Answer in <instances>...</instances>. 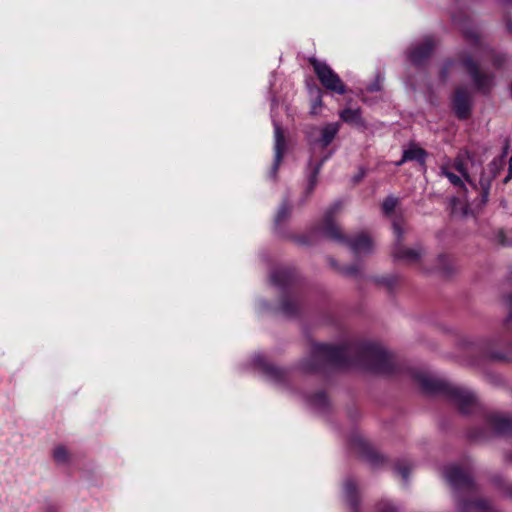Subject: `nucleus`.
I'll list each match as a JSON object with an SVG mask.
<instances>
[{
    "label": "nucleus",
    "mask_w": 512,
    "mask_h": 512,
    "mask_svg": "<svg viewBox=\"0 0 512 512\" xmlns=\"http://www.w3.org/2000/svg\"><path fill=\"white\" fill-rule=\"evenodd\" d=\"M322 105V100H321V97L319 96L315 101H314V104H313V107H312V112L314 113L315 112V109L317 107H320Z\"/></svg>",
    "instance_id": "36"
},
{
    "label": "nucleus",
    "mask_w": 512,
    "mask_h": 512,
    "mask_svg": "<svg viewBox=\"0 0 512 512\" xmlns=\"http://www.w3.org/2000/svg\"><path fill=\"white\" fill-rule=\"evenodd\" d=\"M395 470L406 481L411 470V464L407 461H399L395 465Z\"/></svg>",
    "instance_id": "26"
},
{
    "label": "nucleus",
    "mask_w": 512,
    "mask_h": 512,
    "mask_svg": "<svg viewBox=\"0 0 512 512\" xmlns=\"http://www.w3.org/2000/svg\"><path fill=\"white\" fill-rule=\"evenodd\" d=\"M343 493L345 500L348 505L356 510L358 506V493L356 488V483L352 478H348L343 483Z\"/></svg>",
    "instance_id": "18"
},
{
    "label": "nucleus",
    "mask_w": 512,
    "mask_h": 512,
    "mask_svg": "<svg viewBox=\"0 0 512 512\" xmlns=\"http://www.w3.org/2000/svg\"><path fill=\"white\" fill-rule=\"evenodd\" d=\"M426 152L415 145L409 146L403 151L402 162L417 161L420 164L425 163Z\"/></svg>",
    "instance_id": "21"
},
{
    "label": "nucleus",
    "mask_w": 512,
    "mask_h": 512,
    "mask_svg": "<svg viewBox=\"0 0 512 512\" xmlns=\"http://www.w3.org/2000/svg\"><path fill=\"white\" fill-rule=\"evenodd\" d=\"M342 206L343 204L341 201L335 202L327 209L323 219V231L325 235L336 241L345 240L339 227L336 225L333 219L334 215L342 209Z\"/></svg>",
    "instance_id": "8"
},
{
    "label": "nucleus",
    "mask_w": 512,
    "mask_h": 512,
    "mask_svg": "<svg viewBox=\"0 0 512 512\" xmlns=\"http://www.w3.org/2000/svg\"><path fill=\"white\" fill-rule=\"evenodd\" d=\"M378 512H399L398 508L392 505L389 501H381L378 504Z\"/></svg>",
    "instance_id": "30"
},
{
    "label": "nucleus",
    "mask_w": 512,
    "mask_h": 512,
    "mask_svg": "<svg viewBox=\"0 0 512 512\" xmlns=\"http://www.w3.org/2000/svg\"><path fill=\"white\" fill-rule=\"evenodd\" d=\"M466 37L467 38H471V39H476L477 38V36L474 33H468V32L466 33Z\"/></svg>",
    "instance_id": "40"
},
{
    "label": "nucleus",
    "mask_w": 512,
    "mask_h": 512,
    "mask_svg": "<svg viewBox=\"0 0 512 512\" xmlns=\"http://www.w3.org/2000/svg\"><path fill=\"white\" fill-rule=\"evenodd\" d=\"M472 106L471 94L464 87L456 89L452 99V107L459 119H467Z\"/></svg>",
    "instance_id": "9"
},
{
    "label": "nucleus",
    "mask_w": 512,
    "mask_h": 512,
    "mask_svg": "<svg viewBox=\"0 0 512 512\" xmlns=\"http://www.w3.org/2000/svg\"><path fill=\"white\" fill-rule=\"evenodd\" d=\"M412 377L427 392H439L447 388V383L424 369L413 370Z\"/></svg>",
    "instance_id": "7"
},
{
    "label": "nucleus",
    "mask_w": 512,
    "mask_h": 512,
    "mask_svg": "<svg viewBox=\"0 0 512 512\" xmlns=\"http://www.w3.org/2000/svg\"><path fill=\"white\" fill-rule=\"evenodd\" d=\"M322 163H323V161H322V162H320V163L317 165L316 169H315V170H314V172H313V175L311 176V178H310V180H309V189H310V190H312V189L314 188L315 184H316L317 174H318V172H319V169H320V167H321Z\"/></svg>",
    "instance_id": "32"
},
{
    "label": "nucleus",
    "mask_w": 512,
    "mask_h": 512,
    "mask_svg": "<svg viewBox=\"0 0 512 512\" xmlns=\"http://www.w3.org/2000/svg\"><path fill=\"white\" fill-rule=\"evenodd\" d=\"M380 89H381V85H380L379 78L377 79V81L375 83H372L367 87V90L370 92L379 91Z\"/></svg>",
    "instance_id": "35"
},
{
    "label": "nucleus",
    "mask_w": 512,
    "mask_h": 512,
    "mask_svg": "<svg viewBox=\"0 0 512 512\" xmlns=\"http://www.w3.org/2000/svg\"><path fill=\"white\" fill-rule=\"evenodd\" d=\"M405 232L406 230L403 223L394 221L393 233L395 236V244L392 248V256L395 260L404 261L408 264L418 263L425 255V249L420 244L413 247H406L402 243Z\"/></svg>",
    "instance_id": "3"
},
{
    "label": "nucleus",
    "mask_w": 512,
    "mask_h": 512,
    "mask_svg": "<svg viewBox=\"0 0 512 512\" xmlns=\"http://www.w3.org/2000/svg\"><path fill=\"white\" fill-rule=\"evenodd\" d=\"M440 172H441V175L448 178L450 183L453 184L454 186L460 187L463 185L462 178L452 172V169L449 164L442 165L440 168Z\"/></svg>",
    "instance_id": "23"
},
{
    "label": "nucleus",
    "mask_w": 512,
    "mask_h": 512,
    "mask_svg": "<svg viewBox=\"0 0 512 512\" xmlns=\"http://www.w3.org/2000/svg\"><path fill=\"white\" fill-rule=\"evenodd\" d=\"M448 257L446 255H439L437 258V266L436 268L441 271H448L449 265H448Z\"/></svg>",
    "instance_id": "31"
},
{
    "label": "nucleus",
    "mask_w": 512,
    "mask_h": 512,
    "mask_svg": "<svg viewBox=\"0 0 512 512\" xmlns=\"http://www.w3.org/2000/svg\"><path fill=\"white\" fill-rule=\"evenodd\" d=\"M281 311L285 315H293L296 312V303L294 302V300L290 298L285 299L281 305Z\"/></svg>",
    "instance_id": "27"
},
{
    "label": "nucleus",
    "mask_w": 512,
    "mask_h": 512,
    "mask_svg": "<svg viewBox=\"0 0 512 512\" xmlns=\"http://www.w3.org/2000/svg\"><path fill=\"white\" fill-rule=\"evenodd\" d=\"M473 161V157L468 151L461 152L452 164H449L452 170H456L462 178L466 181H470L468 171L466 168V162Z\"/></svg>",
    "instance_id": "17"
},
{
    "label": "nucleus",
    "mask_w": 512,
    "mask_h": 512,
    "mask_svg": "<svg viewBox=\"0 0 512 512\" xmlns=\"http://www.w3.org/2000/svg\"><path fill=\"white\" fill-rule=\"evenodd\" d=\"M346 273L349 275H354L356 273V269L354 267H350L347 269Z\"/></svg>",
    "instance_id": "39"
},
{
    "label": "nucleus",
    "mask_w": 512,
    "mask_h": 512,
    "mask_svg": "<svg viewBox=\"0 0 512 512\" xmlns=\"http://www.w3.org/2000/svg\"><path fill=\"white\" fill-rule=\"evenodd\" d=\"M311 64L321 84L327 90L338 94L346 92L345 85L340 77L326 63L313 59Z\"/></svg>",
    "instance_id": "4"
},
{
    "label": "nucleus",
    "mask_w": 512,
    "mask_h": 512,
    "mask_svg": "<svg viewBox=\"0 0 512 512\" xmlns=\"http://www.w3.org/2000/svg\"><path fill=\"white\" fill-rule=\"evenodd\" d=\"M290 207L287 204H282L276 214L275 222L277 224H280L282 221H284L290 214Z\"/></svg>",
    "instance_id": "28"
},
{
    "label": "nucleus",
    "mask_w": 512,
    "mask_h": 512,
    "mask_svg": "<svg viewBox=\"0 0 512 512\" xmlns=\"http://www.w3.org/2000/svg\"><path fill=\"white\" fill-rule=\"evenodd\" d=\"M504 491L508 496L512 497V483L506 484Z\"/></svg>",
    "instance_id": "37"
},
{
    "label": "nucleus",
    "mask_w": 512,
    "mask_h": 512,
    "mask_svg": "<svg viewBox=\"0 0 512 512\" xmlns=\"http://www.w3.org/2000/svg\"><path fill=\"white\" fill-rule=\"evenodd\" d=\"M340 130V123H327L321 127H313L308 132V138L312 145H319L322 148L332 143Z\"/></svg>",
    "instance_id": "6"
},
{
    "label": "nucleus",
    "mask_w": 512,
    "mask_h": 512,
    "mask_svg": "<svg viewBox=\"0 0 512 512\" xmlns=\"http://www.w3.org/2000/svg\"><path fill=\"white\" fill-rule=\"evenodd\" d=\"M274 126V163L271 170V176L275 177L278 167L282 161L285 151V139L280 125L273 120Z\"/></svg>",
    "instance_id": "11"
},
{
    "label": "nucleus",
    "mask_w": 512,
    "mask_h": 512,
    "mask_svg": "<svg viewBox=\"0 0 512 512\" xmlns=\"http://www.w3.org/2000/svg\"><path fill=\"white\" fill-rule=\"evenodd\" d=\"M404 163H405V162H402V159H401V160L397 161V162L395 163V165H396V166H401V165H402V164H404Z\"/></svg>",
    "instance_id": "41"
},
{
    "label": "nucleus",
    "mask_w": 512,
    "mask_h": 512,
    "mask_svg": "<svg viewBox=\"0 0 512 512\" xmlns=\"http://www.w3.org/2000/svg\"><path fill=\"white\" fill-rule=\"evenodd\" d=\"M339 117L345 123H348V124H351V125H355V126H358V127H363L364 126V120L362 118L361 110L359 108H357V109H351V108L344 109V110H342L339 113Z\"/></svg>",
    "instance_id": "20"
},
{
    "label": "nucleus",
    "mask_w": 512,
    "mask_h": 512,
    "mask_svg": "<svg viewBox=\"0 0 512 512\" xmlns=\"http://www.w3.org/2000/svg\"><path fill=\"white\" fill-rule=\"evenodd\" d=\"M512 177V157L509 160V174L505 179V182H507Z\"/></svg>",
    "instance_id": "38"
},
{
    "label": "nucleus",
    "mask_w": 512,
    "mask_h": 512,
    "mask_svg": "<svg viewBox=\"0 0 512 512\" xmlns=\"http://www.w3.org/2000/svg\"><path fill=\"white\" fill-rule=\"evenodd\" d=\"M457 65H458V63H455V62H447V63L444 65V67H443V69H442V71H441V77H442L443 79H445V78H446V76H447V73L449 72V70H450V69H452V68H454V67H455V66H457Z\"/></svg>",
    "instance_id": "33"
},
{
    "label": "nucleus",
    "mask_w": 512,
    "mask_h": 512,
    "mask_svg": "<svg viewBox=\"0 0 512 512\" xmlns=\"http://www.w3.org/2000/svg\"><path fill=\"white\" fill-rule=\"evenodd\" d=\"M511 460H512V455L510 456Z\"/></svg>",
    "instance_id": "42"
},
{
    "label": "nucleus",
    "mask_w": 512,
    "mask_h": 512,
    "mask_svg": "<svg viewBox=\"0 0 512 512\" xmlns=\"http://www.w3.org/2000/svg\"><path fill=\"white\" fill-rule=\"evenodd\" d=\"M447 482L458 493L459 512H498L487 500L475 498V486L468 469L449 465L444 469Z\"/></svg>",
    "instance_id": "2"
},
{
    "label": "nucleus",
    "mask_w": 512,
    "mask_h": 512,
    "mask_svg": "<svg viewBox=\"0 0 512 512\" xmlns=\"http://www.w3.org/2000/svg\"><path fill=\"white\" fill-rule=\"evenodd\" d=\"M435 44L433 37H425L420 43L411 48L409 52L410 61L415 65L422 64L432 53Z\"/></svg>",
    "instance_id": "10"
},
{
    "label": "nucleus",
    "mask_w": 512,
    "mask_h": 512,
    "mask_svg": "<svg viewBox=\"0 0 512 512\" xmlns=\"http://www.w3.org/2000/svg\"><path fill=\"white\" fill-rule=\"evenodd\" d=\"M507 308H508V316L506 318V322L512 320V295L507 298Z\"/></svg>",
    "instance_id": "34"
},
{
    "label": "nucleus",
    "mask_w": 512,
    "mask_h": 512,
    "mask_svg": "<svg viewBox=\"0 0 512 512\" xmlns=\"http://www.w3.org/2000/svg\"><path fill=\"white\" fill-rule=\"evenodd\" d=\"M252 361L269 380L278 382L284 379V371L268 363L264 356L255 355Z\"/></svg>",
    "instance_id": "14"
},
{
    "label": "nucleus",
    "mask_w": 512,
    "mask_h": 512,
    "mask_svg": "<svg viewBox=\"0 0 512 512\" xmlns=\"http://www.w3.org/2000/svg\"><path fill=\"white\" fill-rule=\"evenodd\" d=\"M505 155H506V150L503 152V154L499 158L494 159L489 164V174L486 175V173L484 172L481 176L479 183L481 186L482 195H483L484 199H486L488 197L492 179L496 177V175L498 174V172L502 169V167L504 165Z\"/></svg>",
    "instance_id": "12"
},
{
    "label": "nucleus",
    "mask_w": 512,
    "mask_h": 512,
    "mask_svg": "<svg viewBox=\"0 0 512 512\" xmlns=\"http://www.w3.org/2000/svg\"><path fill=\"white\" fill-rule=\"evenodd\" d=\"M349 247L356 255L368 254L373 249V241L365 234H360L348 242Z\"/></svg>",
    "instance_id": "16"
},
{
    "label": "nucleus",
    "mask_w": 512,
    "mask_h": 512,
    "mask_svg": "<svg viewBox=\"0 0 512 512\" xmlns=\"http://www.w3.org/2000/svg\"><path fill=\"white\" fill-rule=\"evenodd\" d=\"M53 457L58 463H66L69 459V452L64 446H57L53 451Z\"/></svg>",
    "instance_id": "25"
},
{
    "label": "nucleus",
    "mask_w": 512,
    "mask_h": 512,
    "mask_svg": "<svg viewBox=\"0 0 512 512\" xmlns=\"http://www.w3.org/2000/svg\"><path fill=\"white\" fill-rule=\"evenodd\" d=\"M450 393L455 403L463 413H468L475 404V396L472 392L461 387L450 388Z\"/></svg>",
    "instance_id": "13"
},
{
    "label": "nucleus",
    "mask_w": 512,
    "mask_h": 512,
    "mask_svg": "<svg viewBox=\"0 0 512 512\" xmlns=\"http://www.w3.org/2000/svg\"><path fill=\"white\" fill-rule=\"evenodd\" d=\"M291 278V271L284 267L274 269L270 275L271 283L279 288L285 287L290 282Z\"/></svg>",
    "instance_id": "19"
},
{
    "label": "nucleus",
    "mask_w": 512,
    "mask_h": 512,
    "mask_svg": "<svg viewBox=\"0 0 512 512\" xmlns=\"http://www.w3.org/2000/svg\"><path fill=\"white\" fill-rule=\"evenodd\" d=\"M460 64L469 73L476 90L481 93H488L494 84L492 75L481 72L470 57L464 58Z\"/></svg>",
    "instance_id": "5"
},
{
    "label": "nucleus",
    "mask_w": 512,
    "mask_h": 512,
    "mask_svg": "<svg viewBox=\"0 0 512 512\" xmlns=\"http://www.w3.org/2000/svg\"><path fill=\"white\" fill-rule=\"evenodd\" d=\"M326 365L356 366L379 374H391L395 371L396 361L377 343H347L342 346L316 343L311 346L310 355L301 362L300 369L315 372Z\"/></svg>",
    "instance_id": "1"
},
{
    "label": "nucleus",
    "mask_w": 512,
    "mask_h": 512,
    "mask_svg": "<svg viewBox=\"0 0 512 512\" xmlns=\"http://www.w3.org/2000/svg\"><path fill=\"white\" fill-rule=\"evenodd\" d=\"M397 203H398V200L397 198L395 197H387L383 204H382V209L383 211L386 213V214H389L391 212H393V210L395 209V207L397 206Z\"/></svg>",
    "instance_id": "29"
},
{
    "label": "nucleus",
    "mask_w": 512,
    "mask_h": 512,
    "mask_svg": "<svg viewBox=\"0 0 512 512\" xmlns=\"http://www.w3.org/2000/svg\"><path fill=\"white\" fill-rule=\"evenodd\" d=\"M481 351L482 353L488 357V358H491V359H496V360H502L505 358V355L503 353H500V352H494L490 349V341H486L484 342L482 345H481Z\"/></svg>",
    "instance_id": "24"
},
{
    "label": "nucleus",
    "mask_w": 512,
    "mask_h": 512,
    "mask_svg": "<svg viewBox=\"0 0 512 512\" xmlns=\"http://www.w3.org/2000/svg\"><path fill=\"white\" fill-rule=\"evenodd\" d=\"M489 427L496 434H508L512 432V418L501 413H491L487 417Z\"/></svg>",
    "instance_id": "15"
},
{
    "label": "nucleus",
    "mask_w": 512,
    "mask_h": 512,
    "mask_svg": "<svg viewBox=\"0 0 512 512\" xmlns=\"http://www.w3.org/2000/svg\"><path fill=\"white\" fill-rule=\"evenodd\" d=\"M309 404L317 410H325L328 406V399L324 392H318L308 398Z\"/></svg>",
    "instance_id": "22"
}]
</instances>
